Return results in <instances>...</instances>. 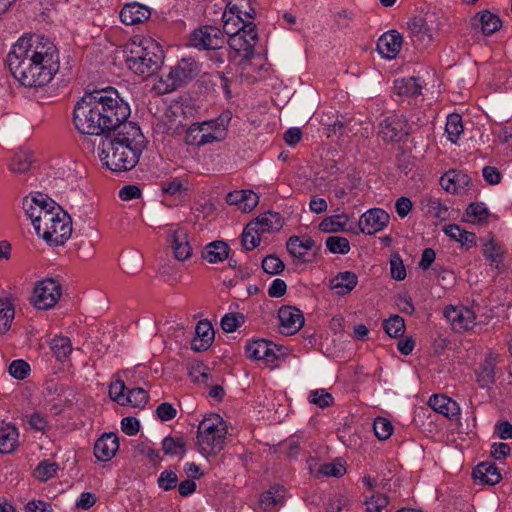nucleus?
<instances>
[{
    "label": "nucleus",
    "mask_w": 512,
    "mask_h": 512,
    "mask_svg": "<svg viewBox=\"0 0 512 512\" xmlns=\"http://www.w3.org/2000/svg\"><path fill=\"white\" fill-rule=\"evenodd\" d=\"M63 210L62 208L54 201V207H46V209L42 212L39 218V234L40 236L42 232H44L50 223L55 219V215H60Z\"/></svg>",
    "instance_id": "50"
},
{
    "label": "nucleus",
    "mask_w": 512,
    "mask_h": 512,
    "mask_svg": "<svg viewBox=\"0 0 512 512\" xmlns=\"http://www.w3.org/2000/svg\"><path fill=\"white\" fill-rule=\"evenodd\" d=\"M130 114L128 103L109 87L85 94L74 106L73 123L81 134L103 138L128 123Z\"/></svg>",
    "instance_id": "2"
},
{
    "label": "nucleus",
    "mask_w": 512,
    "mask_h": 512,
    "mask_svg": "<svg viewBox=\"0 0 512 512\" xmlns=\"http://www.w3.org/2000/svg\"><path fill=\"white\" fill-rule=\"evenodd\" d=\"M389 503L388 497L382 494H372L365 500L367 512H381Z\"/></svg>",
    "instance_id": "57"
},
{
    "label": "nucleus",
    "mask_w": 512,
    "mask_h": 512,
    "mask_svg": "<svg viewBox=\"0 0 512 512\" xmlns=\"http://www.w3.org/2000/svg\"><path fill=\"white\" fill-rule=\"evenodd\" d=\"M444 232L451 239L461 243L463 246L467 248L473 247L476 245V235L473 232L466 231L460 228V226L456 224L448 225Z\"/></svg>",
    "instance_id": "38"
},
{
    "label": "nucleus",
    "mask_w": 512,
    "mask_h": 512,
    "mask_svg": "<svg viewBox=\"0 0 512 512\" xmlns=\"http://www.w3.org/2000/svg\"><path fill=\"white\" fill-rule=\"evenodd\" d=\"M445 132L452 143H457L463 133L462 118L459 114L452 113L447 117Z\"/></svg>",
    "instance_id": "43"
},
{
    "label": "nucleus",
    "mask_w": 512,
    "mask_h": 512,
    "mask_svg": "<svg viewBox=\"0 0 512 512\" xmlns=\"http://www.w3.org/2000/svg\"><path fill=\"white\" fill-rule=\"evenodd\" d=\"M482 252L486 260L490 261L491 265L495 266V268H499L504 251L493 237L482 244Z\"/></svg>",
    "instance_id": "39"
},
{
    "label": "nucleus",
    "mask_w": 512,
    "mask_h": 512,
    "mask_svg": "<svg viewBox=\"0 0 512 512\" xmlns=\"http://www.w3.org/2000/svg\"><path fill=\"white\" fill-rule=\"evenodd\" d=\"M162 450L165 455L183 456L186 454V441L183 437L167 436L162 441Z\"/></svg>",
    "instance_id": "42"
},
{
    "label": "nucleus",
    "mask_w": 512,
    "mask_h": 512,
    "mask_svg": "<svg viewBox=\"0 0 512 512\" xmlns=\"http://www.w3.org/2000/svg\"><path fill=\"white\" fill-rule=\"evenodd\" d=\"M126 390V386L124 381L116 380L109 387V396L112 400L117 402L120 405H125V397L126 394L124 391Z\"/></svg>",
    "instance_id": "61"
},
{
    "label": "nucleus",
    "mask_w": 512,
    "mask_h": 512,
    "mask_svg": "<svg viewBox=\"0 0 512 512\" xmlns=\"http://www.w3.org/2000/svg\"><path fill=\"white\" fill-rule=\"evenodd\" d=\"M60 295V284L52 278H46L36 283L31 303L36 309L47 310L57 303Z\"/></svg>",
    "instance_id": "11"
},
{
    "label": "nucleus",
    "mask_w": 512,
    "mask_h": 512,
    "mask_svg": "<svg viewBox=\"0 0 512 512\" xmlns=\"http://www.w3.org/2000/svg\"><path fill=\"white\" fill-rule=\"evenodd\" d=\"M58 465L54 462L42 461L34 470V475L40 481H46L55 475Z\"/></svg>",
    "instance_id": "55"
},
{
    "label": "nucleus",
    "mask_w": 512,
    "mask_h": 512,
    "mask_svg": "<svg viewBox=\"0 0 512 512\" xmlns=\"http://www.w3.org/2000/svg\"><path fill=\"white\" fill-rule=\"evenodd\" d=\"M178 476L172 470H164L160 473L157 483L164 491H170L177 486Z\"/></svg>",
    "instance_id": "58"
},
{
    "label": "nucleus",
    "mask_w": 512,
    "mask_h": 512,
    "mask_svg": "<svg viewBox=\"0 0 512 512\" xmlns=\"http://www.w3.org/2000/svg\"><path fill=\"white\" fill-rule=\"evenodd\" d=\"M407 28L411 32H441L451 29L448 19L441 11L421 9L408 21Z\"/></svg>",
    "instance_id": "10"
},
{
    "label": "nucleus",
    "mask_w": 512,
    "mask_h": 512,
    "mask_svg": "<svg viewBox=\"0 0 512 512\" xmlns=\"http://www.w3.org/2000/svg\"><path fill=\"white\" fill-rule=\"evenodd\" d=\"M124 51L128 68L145 78L154 75L164 62L161 45L147 34H133Z\"/></svg>",
    "instance_id": "4"
},
{
    "label": "nucleus",
    "mask_w": 512,
    "mask_h": 512,
    "mask_svg": "<svg viewBox=\"0 0 512 512\" xmlns=\"http://www.w3.org/2000/svg\"><path fill=\"white\" fill-rule=\"evenodd\" d=\"M389 222V215L381 208H373L361 215L358 228L360 232L372 235L382 230Z\"/></svg>",
    "instance_id": "16"
},
{
    "label": "nucleus",
    "mask_w": 512,
    "mask_h": 512,
    "mask_svg": "<svg viewBox=\"0 0 512 512\" xmlns=\"http://www.w3.org/2000/svg\"><path fill=\"white\" fill-rule=\"evenodd\" d=\"M146 148V138L135 122L124 123L106 137L99 138L98 157L108 170L121 173L132 170Z\"/></svg>",
    "instance_id": "3"
},
{
    "label": "nucleus",
    "mask_w": 512,
    "mask_h": 512,
    "mask_svg": "<svg viewBox=\"0 0 512 512\" xmlns=\"http://www.w3.org/2000/svg\"><path fill=\"white\" fill-rule=\"evenodd\" d=\"M283 218L278 212H265L260 214L255 220L249 223L250 230H258V232H273L282 228Z\"/></svg>",
    "instance_id": "24"
},
{
    "label": "nucleus",
    "mask_w": 512,
    "mask_h": 512,
    "mask_svg": "<svg viewBox=\"0 0 512 512\" xmlns=\"http://www.w3.org/2000/svg\"><path fill=\"white\" fill-rule=\"evenodd\" d=\"M471 182V179L468 175L456 171L450 170L445 173L441 179L440 184L444 190L447 192H458L459 189L468 186Z\"/></svg>",
    "instance_id": "31"
},
{
    "label": "nucleus",
    "mask_w": 512,
    "mask_h": 512,
    "mask_svg": "<svg viewBox=\"0 0 512 512\" xmlns=\"http://www.w3.org/2000/svg\"><path fill=\"white\" fill-rule=\"evenodd\" d=\"M189 376L191 377L193 382L206 383L208 378L210 377L209 368L204 366L203 364H197L190 368Z\"/></svg>",
    "instance_id": "62"
},
{
    "label": "nucleus",
    "mask_w": 512,
    "mask_h": 512,
    "mask_svg": "<svg viewBox=\"0 0 512 512\" xmlns=\"http://www.w3.org/2000/svg\"><path fill=\"white\" fill-rule=\"evenodd\" d=\"M490 213L488 208L482 202L470 203L466 209V216L472 218L474 223L487 222Z\"/></svg>",
    "instance_id": "45"
},
{
    "label": "nucleus",
    "mask_w": 512,
    "mask_h": 512,
    "mask_svg": "<svg viewBox=\"0 0 512 512\" xmlns=\"http://www.w3.org/2000/svg\"><path fill=\"white\" fill-rule=\"evenodd\" d=\"M119 449V438L113 432L104 433L94 444V455L102 462L112 459Z\"/></svg>",
    "instance_id": "21"
},
{
    "label": "nucleus",
    "mask_w": 512,
    "mask_h": 512,
    "mask_svg": "<svg viewBox=\"0 0 512 512\" xmlns=\"http://www.w3.org/2000/svg\"><path fill=\"white\" fill-rule=\"evenodd\" d=\"M31 163L32 159L29 153L19 152L13 157L10 163V169L14 173H25L30 169Z\"/></svg>",
    "instance_id": "49"
},
{
    "label": "nucleus",
    "mask_w": 512,
    "mask_h": 512,
    "mask_svg": "<svg viewBox=\"0 0 512 512\" xmlns=\"http://www.w3.org/2000/svg\"><path fill=\"white\" fill-rule=\"evenodd\" d=\"M262 268L267 274L276 275L284 270L285 265L278 256L268 255L262 260Z\"/></svg>",
    "instance_id": "54"
},
{
    "label": "nucleus",
    "mask_w": 512,
    "mask_h": 512,
    "mask_svg": "<svg viewBox=\"0 0 512 512\" xmlns=\"http://www.w3.org/2000/svg\"><path fill=\"white\" fill-rule=\"evenodd\" d=\"M309 402L324 409L333 404V397L325 389H316L310 392Z\"/></svg>",
    "instance_id": "51"
},
{
    "label": "nucleus",
    "mask_w": 512,
    "mask_h": 512,
    "mask_svg": "<svg viewBox=\"0 0 512 512\" xmlns=\"http://www.w3.org/2000/svg\"><path fill=\"white\" fill-rule=\"evenodd\" d=\"M428 405L437 413L444 415L449 420L456 421L460 418L458 403L442 394H435L429 398Z\"/></svg>",
    "instance_id": "22"
},
{
    "label": "nucleus",
    "mask_w": 512,
    "mask_h": 512,
    "mask_svg": "<svg viewBox=\"0 0 512 512\" xmlns=\"http://www.w3.org/2000/svg\"><path fill=\"white\" fill-rule=\"evenodd\" d=\"M315 241L311 237L301 238L299 236H291L286 242L287 251L292 257L306 262V254L309 250L313 249Z\"/></svg>",
    "instance_id": "29"
},
{
    "label": "nucleus",
    "mask_w": 512,
    "mask_h": 512,
    "mask_svg": "<svg viewBox=\"0 0 512 512\" xmlns=\"http://www.w3.org/2000/svg\"><path fill=\"white\" fill-rule=\"evenodd\" d=\"M281 324V332L292 335L298 332L304 324V316L301 310L292 306H282L278 311Z\"/></svg>",
    "instance_id": "18"
},
{
    "label": "nucleus",
    "mask_w": 512,
    "mask_h": 512,
    "mask_svg": "<svg viewBox=\"0 0 512 512\" xmlns=\"http://www.w3.org/2000/svg\"><path fill=\"white\" fill-rule=\"evenodd\" d=\"M213 340L212 324L206 319L200 320L195 328V337L191 343L192 350L196 352L206 351L212 345Z\"/></svg>",
    "instance_id": "23"
},
{
    "label": "nucleus",
    "mask_w": 512,
    "mask_h": 512,
    "mask_svg": "<svg viewBox=\"0 0 512 512\" xmlns=\"http://www.w3.org/2000/svg\"><path fill=\"white\" fill-rule=\"evenodd\" d=\"M230 248L224 241H213L207 244L202 252V258L209 263L222 262L229 257Z\"/></svg>",
    "instance_id": "33"
},
{
    "label": "nucleus",
    "mask_w": 512,
    "mask_h": 512,
    "mask_svg": "<svg viewBox=\"0 0 512 512\" xmlns=\"http://www.w3.org/2000/svg\"><path fill=\"white\" fill-rule=\"evenodd\" d=\"M244 322V317L241 314L228 313L221 319V328L228 333L237 330L238 327Z\"/></svg>",
    "instance_id": "56"
},
{
    "label": "nucleus",
    "mask_w": 512,
    "mask_h": 512,
    "mask_svg": "<svg viewBox=\"0 0 512 512\" xmlns=\"http://www.w3.org/2000/svg\"><path fill=\"white\" fill-rule=\"evenodd\" d=\"M346 469L341 463H326L320 468V473L324 476L340 477L344 475Z\"/></svg>",
    "instance_id": "64"
},
{
    "label": "nucleus",
    "mask_w": 512,
    "mask_h": 512,
    "mask_svg": "<svg viewBox=\"0 0 512 512\" xmlns=\"http://www.w3.org/2000/svg\"><path fill=\"white\" fill-rule=\"evenodd\" d=\"M51 349L58 360H65L72 352V343L68 337H55L51 342Z\"/></svg>",
    "instance_id": "44"
},
{
    "label": "nucleus",
    "mask_w": 512,
    "mask_h": 512,
    "mask_svg": "<svg viewBox=\"0 0 512 512\" xmlns=\"http://www.w3.org/2000/svg\"><path fill=\"white\" fill-rule=\"evenodd\" d=\"M258 230H250L249 224L244 228L241 236V244L246 251L253 250L260 244V237Z\"/></svg>",
    "instance_id": "53"
},
{
    "label": "nucleus",
    "mask_w": 512,
    "mask_h": 512,
    "mask_svg": "<svg viewBox=\"0 0 512 512\" xmlns=\"http://www.w3.org/2000/svg\"><path fill=\"white\" fill-rule=\"evenodd\" d=\"M285 489L281 485H273L260 495L259 503L264 510H271L283 502Z\"/></svg>",
    "instance_id": "37"
},
{
    "label": "nucleus",
    "mask_w": 512,
    "mask_h": 512,
    "mask_svg": "<svg viewBox=\"0 0 512 512\" xmlns=\"http://www.w3.org/2000/svg\"><path fill=\"white\" fill-rule=\"evenodd\" d=\"M357 283L358 276L354 272H339L331 280V289L335 290L338 295H346L357 286Z\"/></svg>",
    "instance_id": "32"
},
{
    "label": "nucleus",
    "mask_w": 512,
    "mask_h": 512,
    "mask_svg": "<svg viewBox=\"0 0 512 512\" xmlns=\"http://www.w3.org/2000/svg\"><path fill=\"white\" fill-rule=\"evenodd\" d=\"M402 34H381L377 41V51L385 59H394L402 47Z\"/></svg>",
    "instance_id": "25"
},
{
    "label": "nucleus",
    "mask_w": 512,
    "mask_h": 512,
    "mask_svg": "<svg viewBox=\"0 0 512 512\" xmlns=\"http://www.w3.org/2000/svg\"><path fill=\"white\" fill-rule=\"evenodd\" d=\"M148 400V393L143 388L137 387L128 391L125 397V404L136 408H144Z\"/></svg>",
    "instance_id": "46"
},
{
    "label": "nucleus",
    "mask_w": 512,
    "mask_h": 512,
    "mask_svg": "<svg viewBox=\"0 0 512 512\" xmlns=\"http://www.w3.org/2000/svg\"><path fill=\"white\" fill-rule=\"evenodd\" d=\"M15 316L13 303L8 298L0 299V335L5 334L11 327Z\"/></svg>",
    "instance_id": "41"
},
{
    "label": "nucleus",
    "mask_w": 512,
    "mask_h": 512,
    "mask_svg": "<svg viewBox=\"0 0 512 512\" xmlns=\"http://www.w3.org/2000/svg\"><path fill=\"white\" fill-rule=\"evenodd\" d=\"M383 328L390 337H399L405 331L404 319L399 315L391 316L388 320L384 321Z\"/></svg>",
    "instance_id": "47"
},
{
    "label": "nucleus",
    "mask_w": 512,
    "mask_h": 512,
    "mask_svg": "<svg viewBox=\"0 0 512 512\" xmlns=\"http://www.w3.org/2000/svg\"><path fill=\"white\" fill-rule=\"evenodd\" d=\"M373 429L375 436L379 440L388 439L393 432L392 423L388 419L383 417H378L374 420Z\"/></svg>",
    "instance_id": "52"
},
{
    "label": "nucleus",
    "mask_w": 512,
    "mask_h": 512,
    "mask_svg": "<svg viewBox=\"0 0 512 512\" xmlns=\"http://www.w3.org/2000/svg\"><path fill=\"white\" fill-rule=\"evenodd\" d=\"M226 35L229 36L227 42L231 49L246 59L253 55L258 34H190L187 46L199 51L217 50L223 47Z\"/></svg>",
    "instance_id": "5"
},
{
    "label": "nucleus",
    "mask_w": 512,
    "mask_h": 512,
    "mask_svg": "<svg viewBox=\"0 0 512 512\" xmlns=\"http://www.w3.org/2000/svg\"><path fill=\"white\" fill-rule=\"evenodd\" d=\"M120 20L127 26H136L144 23L151 17V9L138 2L125 4L120 11Z\"/></svg>",
    "instance_id": "19"
},
{
    "label": "nucleus",
    "mask_w": 512,
    "mask_h": 512,
    "mask_svg": "<svg viewBox=\"0 0 512 512\" xmlns=\"http://www.w3.org/2000/svg\"><path fill=\"white\" fill-rule=\"evenodd\" d=\"M326 247L333 254H347L350 244L347 238L342 236H329L326 239Z\"/></svg>",
    "instance_id": "48"
},
{
    "label": "nucleus",
    "mask_w": 512,
    "mask_h": 512,
    "mask_svg": "<svg viewBox=\"0 0 512 512\" xmlns=\"http://www.w3.org/2000/svg\"><path fill=\"white\" fill-rule=\"evenodd\" d=\"M475 481L487 485H495L502 479L498 467L493 462H482L473 470Z\"/></svg>",
    "instance_id": "28"
},
{
    "label": "nucleus",
    "mask_w": 512,
    "mask_h": 512,
    "mask_svg": "<svg viewBox=\"0 0 512 512\" xmlns=\"http://www.w3.org/2000/svg\"><path fill=\"white\" fill-rule=\"evenodd\" d=\"M390 272L391 277L397 281H402L406 277V269L401 257L394 254L390 258Z\"/></svg>",
    "instance_id": "59"
},
{
    "label": "nucleus",
    "mask_w": 512,
    "mask_h": 512,
    "mask_svg": "<svg viewBox=\"0 0 512 512\" xmlns=\"http://www.w3.org/2000/svg\"><path fill=\"white\" fill-rule=\"evenodd\" d=\"M22 207L25 214L31 220L32 225L39 234V218L46 207H54V200L42 193L26 196L22 201Z\"/></svg>",
    "instance_id": "15"
},
{
    "label": "nucleus",
    "mask_w": 512,
    "mask_h": 512,
    "mask_svg": "<svg viewBox=\"0 0 512 512\" xmlns=\"http://www.w3.org/2000/svg\"><path fill=\"white\" fill-rule=\"evenodd\" d=\"M8 371L14 378L22 380L28 376L30 366L24 360H14L10 363Z\"/></svg>",
    "instance_id": "60"
},
{
    "label": "nucleus",
    "mask_w": 512,
    "mask_h": 512,
    "mask_svg": "<svg viewBox=\"0 0 512 512\" xmlns=\"http://www.w3.org/2000/svg\"><path fill=\"white\" fill-rule=\"evenodd\" d=\"M348 216L346 214L332 215L324 218L318 228L320 231L325 233H334L339 231H345Z\"/></svg>",
    "instance_id": "40"
},
{
    "label": "nucleus",
    "mask_w": 512,
    "mask_h": 512,
    "mask_svg": "<svg viewBox=\"0 0 512 512\" xmlns=\"http://www.w3.org/2000/svg\"><path fill=\"white\" fill-rule=\"evenodd\" d=\"M7 64L23 86L42 87L59 70V51L45 34H24L8 53Z\"/></svg>",
    "instance_id": "1"
},
{
    "label": "nucleus",
    "mask_w": 512,
    "mask_h": 512,
    "mask_svg": "<svg viewBox=\"0 0 512 512\" xmlns=\"http://www.w3.org/2000/svg\"><path fill=\"white\" fill-rule=\"evenodd\" d=\"M378 129V135L384 142H398L409 134L407 120L397 114L384 118Z\"/></svg>",
    "instance_id": "13"
},
{
    "label": "nucleus",
    "mask_w": 512,
    "mask_h": 512,
    "mask_svg": "<svg viewBox=\"0 0 512 512\" xmlns=\"http://www.w3.org/2000/svg\"><path fill=\"white\" fill-rule=\"evenodd\" d=\"M229 205H237L243 212L252 211L259 202V197L252 190H235L225 198Z\"/></svg>",
    "instance_id": "26"
},
{
    "label": "nucleus",
    "mask_w": 512,
    "mask_h": 512,
    "mask_svg": "<svg viewBox=\"0 0 512 512\" xmlns=\"http://www.w3.org/2000/svg\"><path fill=\"white\" fill-rule=\"evenodd\" d=\"M72 226L71 217L63 211L60 215H55V219L39 236L50 245H63L71 236Z\"/></svg>",
    "instance_id": "12"
},
{
    "label": "nucleus",
    "mask_w": 512,
    "mask_h": 512,
    "mask_svg": "<svg viewBox=\"0 0 512 512\" xmlns=\"http://www.w3.org/2000/svg\"><path fill=\"white\" fill-rule=\"evenodd\" d=\"M200 69V64L194 58H181L175 66L171 67L166 78H161V83L165 85L163 92H172L187 82L192 81L198 76Z\"/></svg>",
    "instance_id": "9"
},
{
    "label": "nucleus",
    "mask_w": 512,
    "mask_h": 512,
    "mask_svg": "<svg viewBox=\"0 0 512 512\" xmlns=\"http://www.w3.org/2000/svg\"><path fill=\"white\" fill-rule=\"evenodd\" d=\"M444 316L455 332L468 331L476 324L474 311L465 306H447L444 309Z\"/></svg>",
    "instance_id": "14"
},
{
    "label": "nucleus",
    "mask_w": 512,
    "mask_h": 512,
    "mask_svg": "<svg viewBox=\"0 0 512 512\" xmlns=\"http://www.w3.org/2000/svg\"><path fill=\"white\" fill-rule=\"evenodd\" d=\"M473 25H480L481 32H497L502 28V21L498 15L486 10L476 14Z\"/></svg>",
    "instance_id": "36"
},
{
    "label": "nucleus",
    "mask_w": 512,
    "mask_h": 512,
    "mask_svg": "<svg viewBox=\"0 0 512 512\" xmlns=\"http://www.w3.org/2000/svg\"><path fill=\"white\" fill-rule=\"evenodd\" d=\"M156 415L161 421H169L176 417L177 410L172 404L164 402L157 407Z\"/></svg>",
    "instance_id": "63"
},
{
    "label": "nucleus",
    "mask_w": 512,
    "mask_h": 512,
    "mask_svg": "<svg viewBox=\"0 0 512 512\" xmlns=\"http://www.w3.org/2000/svg\"><path fill=\"white\" fill-rule=\"evenodd\" d=\"M19 445L18 429L12 424L0 426V453H12Z\"/></svg>",
    "instance_id": "30"
},
{
    "label": "nucleus",
    "mask_w": 512,
    "mask_h": 512,
    "mask_svg": "<svg viewBox=\"0 0 512 512\" xmlns=\"http://www.w3.org/2000/svg\"><path fill=\"white\" fill-rule=\"evenodd\" d=\"M231 119L229 111L223 113L218 119L193 123L185 134V143L191 146L201 147L213 142H219L226 138V125Z\"/></svg>",
    "instance_id": "7"
},
{
    "label": "nucleus",
    "mask_w": 512,
    "mask_h": 512,
    "mask_svg": "<svg viewBox=\"0 0 512 512\" xmlns=\"http://www.w3.org/2000/svg\"><path fill=\"white\" fill-rule=\"evenodd\" d=\"M227 426L217 414L204 418L197 429V449L204 455H217L226 443Z\"/></svg>",
    "instance_id": "6"
},
{
    "label": "nucleus",
    "mask_w": 512,
    "mask_h": 512,
    "mask_svg": "<svg viewBox=\"0 0 512 512\" xmlns=\"http://www.w3.org/2000/svg\"><path fill=\"white\" fill-rule=\"evenodd\" d=\"M281 349L265 339L248 342L245 346L246 356L252 360H265L274 362L278 358L277 352Z\"/></svg>",
    "instance_id": "17"
},
{
    "label": "nucleus",
    "mask_w": 512,
    "mask_h": 512,
    "mask_svg": "<svg viewBox=\"0 0 512 512\" xmlns=\"http://www.w3.org/2000/svg\"><path fill=\"white\" fill-rule=\"evenodd\" d=\"M394 89L398 95L416 97L422 93V81L419 77H409L396 80Z\"/></svg>",
    "instance_id": "34"
},
{
    "label": "nucleus",
    "mask_w": 512,
    "mask_h": 512,
    "mask_svg": "<svg viewBox=\"0 0 512 512\" xmlns=\"http://www.w3.org/2000/svg\"><path fill=\"white\" fill-rule=\"evenodd\" d=\"M500 356L495 353H488L484 361L475 370L476 380L483 389H488L495 382V369Z\"/></svg>",
    "instance_id": "20"
},
{
    "label": "nucleus",
    "mask_w": 512,
    "mask_h": 512,
    "mask_svg": "<svg viewBox=\"0 0 512 512\" xmlns=\"http://www.w3.org/2000/svg\"><path fill=\"white\" fill-rule=\"evenodd\" d=\"M171 240V247L174 256L179 261H184L190 258L192 254V248L188 241V235L183 230H175L169 234Z\"/></svg>",
    "instance_id": "27"
},
{
    "label": "nucleus",
    "mask_w": 512,
    "mask_h": 512,
    "mask_svg": "<svg viewBox=\"0 0 512 512\" xmlns=\"http://www.w3.org/2000/svg\"><path fill=\"white\" fill-rule=\"evenodd\" d=\"M420 205L422 211L433 218L445 220L448 217V208L436 197H423Z\"/></svg>",
    "instance_id": "35"
},
{
    "label": "nucleus",
    "mask_w": 512,
    "mask_h": 512,
    "mask_svg": "<svg viewBox=\"0 0 512 512\" xmlns=\"http://www.w3.org/2000/svg\"><path fill=\"white\" fill-rule=\"evenodd\" d=\"M228 11L223 13V32H230L229 25L233 22L234 26L241 24L235 32H255L257 25L249 20L242 18V15L249 19L256 16V11L252 6L251 0H224Z\"/></svg>",
    "instance_id": "8"
}]
</instances>
